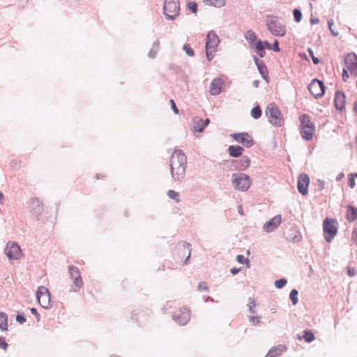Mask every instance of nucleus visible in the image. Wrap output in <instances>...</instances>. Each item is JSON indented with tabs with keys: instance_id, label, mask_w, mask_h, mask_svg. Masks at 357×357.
Here are the masks:
<instances>
[{
	"instance_id": "f257e3e1",
	"label": "nucleus",
	"mask_w": 357,
	"mask_h": 357,
	"mask_svg": "<svg viewBox=\"0 0 357 357\" xmlns=\"http://www.w3.org/2000/svg\"><path fill=\"white\" fill-rule=\"evenodd\" d=\"M169 167L172 178L174 181H181L185 178L187 157L182 150H174L170 158Z\"/></svg>"
},
{
	"instance_id": "f03ea898",
	"label": "nucleus",
	"mask_w": 357,
	"mask_h": 357,
	"mask_svg": "<svg viewBox=\"0 0 357 357\" xmlns=\"http://www.w3.org/2000/svg\"><path fill=\"white\" fill-rule=\"evenodd\" d=\"M266 26L269 32L275 36L282 37L286 34V26L279 20L278 17L268 16Z\"/></svg>"
},
{
	"instance_id": "7ed1b4c3",
	"label": "nucleus",
	"mask_w": 357,
	"mask_h": 357,
	"mask_svg": "<svg viewBox=\"0 0 357 357\" xmlns=\"http://www.w3.org/2000/svg\"><path fill=\"white\" fill-rule=\"evenodd\" d=\"M265 115L273 126L280 127L283 125L282 113L275 104L270 103L266 106Z\"/></svg>"
},
{
	"instance_id": "20e7f679",
	"label": "nucleus",
	"mask_w": 357,
	"mask_h": 357,
	"mask_svg": "<svg viewBox=\"0 0 357 357\" xmlns=\"http://www.w3.org/2000/svg\"><path fill=\"white\" fill-rule=\"evenodd\" d=\"M231 183L234 188L238 191H247L252 183L250 177L243 173H234L231 175Z\"/></svg>"
},
{
	"instance_id": "39448f33",
	"label": "nucleus",
	"mask_w": 357,
	"mask_h": 357,
	"mask_svg": "<svg viewBox=\"0 0 357 357\" xmlns=\"http://www.w3.org/2000/svg\"><path fill=\"white\" fill-rule=\"evenodd\" d=\"M337 221L334 219L326 218L323 222V229L325 240L330 243L337 232Z\"/></svg>"
},
{
	"instance_id": "423d86ee",
	"label": "nucleus",
	"mask_w": 357,
	"mask_h": 357,
	"mask_svg": "<svg viewBox=\"0 0 357 357\" xmlns=\"http://www.w3.org/2000/svg\"><path fill=\"white\" fill-rule=\"evenodd\" d=\"M163 10L167 20H174L179 14L178 0H165Z\"/></svg>"
},
{
	"instance_id": "0eeeda50",
	"label": "nucleus",
	"mask_w": 357,
	"mask_h": 357,
	"mask_svg": "<svg viewBox=\"0 0 357 357\" xmlns=\"http://www.w3.org/2000/svg\"><path fill=\"white\" fill-rule=\"evenodd\" d=\"M4 253L10 261L20 259L23 255L20 246L14 241H8L6 243Z\"/></svg>"
},
{
	"instance_id": "6e6552de",
	"label": "nucleus",
	"mask_w": 357,
	"mask_h": 357,
	"mask_svg": "<svg viewBox=\"0 0 357 357\" xmlns=\"http://www.w3.org/2000/svg\"><path fill=\"white\" fill-rule=\"evenodd\" d=\"M36 298L40 306L45 309H49L51 307V296L48 289L44 286H40L36 291Z\"/></svg>"
},
{
	"instance_id": "1a4fd4ad",
	"label": "nucleus",
	"mask_w": 357,
	"mask_h": 357,
	"mask_svg": "<svg viewBox=\"0 0 357 357\" xmlns=\"http://www.w3.org/2000/svg\"><path fill=\"white\" fill-rule=\"evenodd\" d=\"M307 89L315 98L322 97L326 91L324 82L318 79H314L309 84Z\"/></svg>"
},
{
	"instance_id": "9d476101",
	"label": "nucleus",
	"mask_w": 357,
	"mask_h": 357,
	"mask_svg": "<svg viewBox=\"0 0 357 357\" xmlns=\"http://www.w3.org/2000/svg\"><path fill=\"white\" fill-rule=\"evenodd\" d=\"M190 319V312L188 307L180 308L178 311L174 312L173 319L181 326H185L188 324Z\"/></svg>"
},
{
	"instance_id": "9b49d317",
	"label": "nucleus",
	"mask_w": 357,
	"mask_h": 357,
	"mask_svg": "<svg viewBox=\"0 0 357 357\" xmlns=\"http://www.w3.org/2000/svg\"><path fill=\"white\" fill-rule=\"evenodd\" d=\"M230 136L238 143L242 144L247 148L252 147L255 142L248 132H238L231 134Z\"/></svg>"
},
{
	"instance_id": "f8f14e48",
	"label": "nucleus",
	"mask_w": 357,
	"mask_h": 357,
	"mask_svg": "<svg viewBox=\"0 0 357 357\" xmlns=\"http://www.w3.org/2000/svg\"><path fill=\"white\" fill-rule=\"evenodd\" d=\"M30 213L39 220L43 211V202L38 197H34L31 200L29 205Z\"/></svg>"
},
{
	"instance_id": "ddd939ff",
	"label": "nucleus",
	"mask_w": 357,
	"mask_h": 357,
	"mask_svg": "<svg viewBox=\"0 0 357 357\" xmlns=\"http://www.w3.org/2000/svg\"><path fill=\"white\" fill-rule=\"evenodd\" d=\"M344 64L351 74H357V55L355 53H349L344 57Z\"/></svg>"
},
{
	"instance_id": "4468645a",
	"label": "nucleus",
	"mask_w": 357,
	"mask_h": 357,
	"mask_svg": "<svg viewBox=\"0 0 357 357\" xmlns=\"http://www.w3.org/2000/svg\"><path fill=\"white\" fill-rule=\"evenodd\" d=\"M68 274L70 278L73 280V284L78 289L81 288L83 285V282L78 268L73 265L69 266Z\"/></svg>"
},
{
	"instance_id": "2eb2a0df",
	"label": "nucleus",
	"mask_w": 357,
	"mask_h": 357,
	"mask_svg": "<svg viewBox=\"0 0 357 357\" xmlns=\"http://www.w3.org/2000/svg\"><path fill=\"white\" fill-rule=\"evenodd\" d=\"M310 178L307 174H302L298 178V190L303 196L308 193Z\"/></svg>"
},
{
	"instance_id": "dca6fc26",
	"label": "nucleus",
	"mask_w": 357,
	"mask_h": 357,
	"mask_svg": "<svg viewBox=\"0 0 357 357\" xmlns=\"http://www.w3.org/2000/svg\"><path fill=\"white\" fill-rule=\"evenodd\" d=\"M282 222V216L277 215L268 220L263 226V229L267 233H271L275 230Z\"/></svg>"
},
{
	"instance_id": "f3484780",
	"label": "nucleus",
	"mask_w": 357,
	"mask_h": 357,
	"mask_svg": "<svg viewBox=\"0 0 357 357\" xmlns=\"http://www.w3.org/2000/svg\"><path fill=\"white\" fill-rule=\"evenodd\" d=\"M220 39L214 31H210L206 35L205 49L216 50Z\"/></svg>"
},
{
	"instance_id": "a211bd4d",
	"label": "nucleus",
	"mask_w": 357,
	"mask_h": 357,
	"mask_svg": "<svg viewBox=\"0 0 357 357\" xmlns=\"http://www.w3.org/2000/svg\"><path fill=\"white\" fill-rule=\"evenodd\" d=\"M346 104V95L344 92L337 91L335 94L334 105L337 110L342 111Z\"/></svg>"
},
{
	"instance_id": "6ab92c4d",
	"label": "nucleus",
	"mask_w": 357,
	"mask_h": 357,
	"mask_svg": "<svg viewBox=\"0 0 357 357\" xmlns=\"http://www.w3.org/2000/svg\"><path fill=\"white\" fill-rule=\"evenodd\" d=\"M224 81L220 77H217L213 79L210 86V93L212 96H218L222 92Z\"/></svg>"
},
{
	"instance_id": "aec40b11",
	"label": "nucleus",
	"mask_w": 357,
	"mask_h": 357,
	"mask_svg": "<svg viewBox=\"0 0 357 357\" xmlns=\"http://www.w3.org/2000/svg\"><path fill=\"white\" fill-rule=\"evenodd\" d=\"M253 59L262 78L267 80L268 79V73L264 62L259 60L256 56H254Z\"/></svg>"
},
{
	"instance_id": "412c9836",
	"label": "nucleus",
	"mask_w": 357,
	"mask_h": 357,
	"mask_svg": "<svg viewBox=\"0 0 357 357\" xmlns=\"http://www.w3.org/2000/svg\"><path fill=\"white\" fill-rule=\"evenodd\" d=\"M301 121V129L315 128L314 123L311 121L310 117L307 114H302L299 116Z\"/></svg>"
},
{
	"instance_id": "4be33fe9",
	"label": "nucleus",
	"mask_w": 357,
	"mask_h": 357,
	"mask_svg": "<svg viewBox=\"0 0 357 357\" xmlns=\"http://www.w3.org/2000/svg\"><path fill=\"white\" fill-rule=\"evenodd\" d=\"M228 153L229 155L232 158H238L240 157L244 149L238 145H230L228 149Z\"/></svg>"
},
{
	"instance_id": "5701e85b",
	"label": "nucleus",
	"mask_w": 357,
	"mask_h": 357,
	"mask_svg": "<svg viewBox=\"0 0 357 357\" xmlns=\"http://www.w3.org/2000/svg\"><path fill=\"white\" fill-rule=\"evenodd\" d=\"M254 49L255 52L261 58H263L266 55V52L262 44V40H257L254 44V47H251Z\"/></svg>"
},
{
	"instance_id": "b1692460",
	"label": "nucleus",
	"mask_w": 357,
	"mask_h": 357,
	"mask_svg": "<svg viewBox=\"0 0 357 357\" xmlns=\"http://www.w3.org/2000/svg\"><path fill=\"white\" fill-rule=\"evenodd\" d=\"M286 350V347L283 345H279L277 347H272L266 354L265 357H276L280 355Z\"/></svg>"
},
{
	"instance_id": "393cba45",
	"label": "nucleus",
	"mask_w": 357,
	"mask_h": 357,
	"mask_svg": "<svg viewBox=\"0 0 357 357\" xmlns=\"http://www.w3.org/2000/svg\"><path fill=\"white\" fill-rule=\"evenodd\" d=\"M236 169L243 171L248 169L250 165V160L248 156H243L241 160L236 162Z\"/></svg>"
},
{
	"instance_id": "a878e982",
	"label": "nucleus",
	"mask_w": 357,
	"mask_h": 357,
	"mask_svg": "<svg viewBox=\"0 0 357 357\" xmlns=\"http://www.w3.org/2000/svg\"><path fill=\"white\" fill-rule=\"evenodd\" d=\"M357 218V208L349 205L347 206V219L349 222H353Z\"/></svg>"
},
{
	"instance_id": "bb28decb",
	"label": "nucleus",
	"mask_w": 357,
	"mask_h": 357,
	"mask_svg": "<svg viewBox=\"0 0 357 357\" xmlns=\"http://www.w3.org/2000/svg\"><path fill=\"white\" fill-rule=\"evenodd\" d=\"M245 38L249 43L250 47H254V44L257 40V35L252 30H248L246 31Z\"/></svg>"
},
{
	"instance_id": "cd10ccee",
	"label": "nucleus",
	"mask_w": 357,
	"mask_h": 357,
	"mask_svg": "<svg viewBox=\"0 0 357 357\" xmlns=\"http://www.w3.org/2000/svg\"><path fill=\"white\" fill-rule=\"evenodd\" d=\"M315 131V128H302L301 129V134L302 137L306 140L309 141L312 139Z\"/></svg>"
},
{
	"instance_id": "c85d7f7f",
	"label": "nucleus",
	"mask_w": 357,
	"mask_h": 357,
	"mask_svg": "<svg viewBox=\"0 0 357 357\" xmlns=\"http://www.w3.org/2000/svg\"><path fill=\"white\" fill-rule=\"evenodd\" d=\"M178 246L188 250V256L183 261V264H187L191 255V245L188 242L183 241L179 243Z\"/></svg>"
},
{
	"instance_id": "c756f323",
	"label": "nucleus",
	"mask_w": 357,
	"mask_h": 357,
	"mask_svg": "<svg viewBox=\"0 0 357 357\" xmlns=\"http://www.w3.org/2000/svg\"><path fill=\"white\" fill-rule=\"evenodd\" d=\"M0 329L3 331L8 330V317L4 312H0Z\"/></svg>"
},
{
	"instance_id": "7c9ffc66",
	"label": "nucleus",
	"mask_w": 357,
	"mask_h": 357,
	"mask_svg": "<svg viewBox=\"0 0 357 357\" xmlns=\"http://www.w3.org/2000/svg\"><path fill=\"white\" fill-rule=\"evenodd\" d=\"M204 2L208 6L221 8L225 6V0H204Z\"/></svg>"
},
{
	"instance_id": "2f4dec72",
	"label": "nucleus",
	"mask_w": 357,
	"mask_h": 357,
	"mask_svg": "<svg viewBox=\"0 0 357 357\" xmlns=\"http://www.w3.org/2000/svg\"><path fill=\"white\" fill-rule=\"evenodd\" d=\"M262 114L261 109L259 105H256L251 110L250 115L255 119H258Z\"/></svg>"
},
{
	"instance_id": "473e14b6",
	"label": "nucleus",
	"mask_w": 357,
	"mask_h": 357,
	"mask_svg": "<svg viewBox=\"0 0 357 357\" xmlns=\"http://www.w3.org/2000/svg\"><path fill=\"white\" fill-rule=\"evenodd\" d=\"M167 195L170 199L175 200L176 203H179L181 202L180 195L178 192L173 190H169L167 192Z\"/></svg>"
},
{
	"instance_id": "72a5a7b5",
	"label": "nucleus",
	"mask_w": 357,
	"mask_h": 357,
	"mask_svg": "<svg viewBox=\"0 0 357 357\" xmlns=\"http://www.w3.org/2000/svg\"><path fill=\"white\" fill-rule=\"evenodd\" d=\"M192 123H193L192 130L194 132H202L204 130L205 128L203 126L202 123L195 121V117L193 119Z\"/></svg>"
},
{
	"instance_id": "f704fd0d",
	"label": "nucleus",
	"mask_w": 357,
	"mask_h": 357,
	"mask_svg": "<svg viewBox=\"0 0 357 357\" xmlns=\"http://www.w3.org/2000/svg\"><path fill=\"white\" fill-rule=\"evenodd\" d=\"M303 338L308 343L312 342L315 337L313 333L310 331L306 330L304 331Z\"/></svg>"
},
{
	"instance_id": "c9c22d12",
	"label": "nucleus",
	"mask_w": 357,
	"mask_h": 357,
	"mask_svg": "<svg viewBox=\"0 0 357 357\" xmlns=\"http://www.w3.org/2000/svg\"><path fill=\"white\" fill-rule=\"evenodd\" d=\"M298 291L296 289H292L289 294V298L294 305H296L298 302Z\"/></svg>"
},
{
	"instance_id": "e433bc0d",
	"label": "nucleus",
	"mask_w": 357,
	"mask_h": 357,
	"mask_svg": "<svg viewBox=\"0 0 357 357\" xmlns=\"http://www.w3.org/2000/svg\"><path fill=\"white\" fill-rule=\"evenodd\" d=\"M294 20L296 22H300L302 20V13L298 8H295L293 10Z\"/></svg>"
},
{
	"instance_id": "4c0bfd02",
	"label": "nucleus",
	"mask_w": 357,
	"mask_h": 357,
	"mask_svg": "<svg viewBox=\"0 0 357 357\" xmlns=\"http://www.w3.org/2000/svg\"><path fill=\"white\" fill-rule=\"evenodd\" d=\"M287 284V280L285 278H280L275 281V287L278 289L283 288Z\"/></svg>"
},
{
	"instance_id": "58836bf2",
	"label": "nucleus",
	"mask_w": 357,
	"mask_h": 357,
	"mask_svg": "<svg viewBox=\"0 0 357 357\" xmlns=\"http://www.w3.org/2000/svg\"><path fill=\"white\" fill-rule=\"evenodd\" d=\"M183 50L189 56H193L195 55L194 50L190 47L189 44H184Z\"/></svg>"
},
{
	"instance_id": "ea45409f",
	"label": "nucleus",
	"mask_w": 357,
	"mask_h": 357,
	"mask_svg": "<svg viewBox=\"0 0 357 357\" xmlns=\"http://www.w3.org/2000/svg\"><path fill=\"white\" fill-rule=\"evenodd\" d=\"M236 259L239 264H249L248 258H246L243 255H237Z\"/></svg>"
},
{
	"instance_id": "a19ab883",
	"label": "nucleus",
	"mask_w": 357,
	"mask_h": 357,
	"mask_svg": "<svg viewBox=\"0 0 357 357\" xmlns=\"http://www.w3.org/2000/svg\"><path fill=\"white\" fill-rule=\"evenodd\" d=\"M256 306L255 301L253 298H250V303H249V312L250 313L255 314L256 313V310H255V307Z\"/></svg>"
},
{
	"instance_id": "79ce46f5",
	"label": "nucleus",
	"mask_w": 357,
	"mask_h": 357,
	"mask_svg": "<svg viewBox=\"0 0 357 357\" xmlns=\"http://www.w3.org/2000/svg\"><path fill=\"white\" fill-rule=\"evenodd\" d=\"M216 50L205 49L206 55L208 61H211L214 56V52Z\"/></svg>"
},
{
	"instance_id": "37998d69",
	"label": "nucleus",
	"mask_w": 357,
	"mask_h": 357,
	"mask_svg": "<svg viewBox=\"0 0 357 357\" xmlns=\"http://www.w3.org/2000/svg\"><path fill=\"white\" fill-rule=\"evenodd\" d=\"M307 52H308L310 56H311L313 63L314 64H318L320 61H319V58L314 56L313 50L311 48H308Z\"/></svg>"
},
{
	"instance_id": "c03bdc74",
	"label": "nucleus",
	"mask_w": 357,
	"mask_h": 357,
	"mask_svg": "<svg viewBox=\"0 0 357 357\" xmlns=\"http://www.w3.org/2000/svg\"><path fill=\"white\" fill-rule=\"evenodd\" d=\"M188 8L193 13H196L197 12V4L195 2H189L188 3Z\"/></svg>"
},
{
	"instance_id": "a18cd8bd",
	"label": "nucleus",
	"mask_w": 357,
	"mask_h": 357,
	"mask_svg": "<svg viewBox=\"0 0 357 357\" xmlns=\"http://www.w3.org/2000/svg\"><path fill=\"white\" fill-rule=\"evenodd\" d=\"M197 289L199 291H208V287L207 286L206 283L204 282H201L199 283Z\"/></svg>"
},
{
	"instance_id": "49530a36",
	"label": "nucleus",
	"mask_w": 357,
	"mask_h": 357,
	"mask_svg": "<svg viewBox=\"0 0 357 357\" xmlns=\"http://www.w3.org/2000/svg\"><path fill=\"white\" fill-rule=\"evenodd\" d=\"M26 317L22 313H18L16 316V321L19 322L21 324H23L26 322Z\"/></svg>"
},
{
	"instance_id": "de8ad7c7",
	"label": "nucleus",
	"mask_w": 357,
	"mask_h": 357,
	"mask_svg": "<svg viewBox=\"0 0 357 357\" xmlns=\"http://www.w3.org/2000/svg\"><path fill=\"white\" fill-rule=\"evenodd\" d=\"M249 321L253 325L256 326L260 322V317L258 316H250Z\"/></svg>"
},
{
	"instance_id": "09e8293b",
	"label": "nucleus",
	"mask_w": 357,
	"mask_h": 357,
	"mask_svg": "<svg viewBox=\"0 0 357 357\" xmlns=\"http://www.w3.org/2000/svg\"><path fill=\"white\" fill-rule=\"evenodd\" d=\"M8 344L5 341V338L3 337H0V348L3 349L4 351H6L8 349Z\"/></svg>"
},
{
	"instance_id": "8fccbe9b",
	"label": "nucleus",
	"mask_w": 357,
	"mask_h": 357,
	"mask_svg": "<svg viewBox=\"0 0 357 357\" xmlns=\"http://www.w3.org/2000/svg\"><path fill=\"white\" fill-rule=\"evenodd\" d=\"M158 50H157V49H155V48L152 47V48L149 50V53H148V56H149V58H151V59H154V58H155V56H156V55H157V53H158Z\"/></svg>"
},
{
	"instance_id": "3c124183",
	"label": "nucleus",
	"mask_w": 357,
	"mask_h": 357,
	"mask_svg": "<svg viewBox=\"0 0 357 357\" xmlns=\"http://www.w3.org/2000/svg\"><path fill=\"white\" fill-rule=\"evenodd\" d=\"M195 121L202 123V125L204 127V128L210 123V119H206L205 120H202V119H199V117H195Z\"/></svg>"
},
{
	"instance_id": "603ef678",
	"label": "nucleus",
	"mask_w": 357,
	"mask_h": 357,
	"mask_svg": "<svg viewBox=\"0 0 357 357\" xmlns=\"http://www.w3.org/2000/svg\"><path fill=\"white\" fill-rule=\"evenodd\" d=\"M348 185L351 188H354L355 187L356 183H355V178H354V176H353V174H350L349 176Z\"/></svg>"
},
{
	"instance_id": "864d4df0",
	"label": "nucleus",
	"mask_w": 357,
	"mask_h": 357,
	"mask_svg": "<svg viewBox=\"0 0 357 357\" xmlns=\"http://www.w3.org/2000/svg\"><path fill=\"white\" fill-rule=\"evenodd\" d=\"M271 50L275 52H278L280 51V49L279 47V43H278V40H275L273 45H271Z\"/></svg>"
},
{
	"instance_id": "5fc2aeb1",
	"label": "nucleus",
	"mask_w": 357,
	"mask_h": 357,
	"mask_svg": "<svg viewBox=\"0 0 357 357\" xmlns=\"http://www.w3.org/2000/svg\"><path fill=\"white\" fill-rule=\"evenodd\" d=\"M30 311L32 314H33L36 317L37 322L40 321V314L38 312L37 310L35 307L30 308Z\"/></svg>"
},
{
	"instance_id": "6e6d98bb",
	"label": "nucleus",
	"mask_w": 357,
	"mask_h": 357,
	"mask_svg": "<svg viewBox=\"0 0 357 357\" xmlns=\"http://www.w3.org/2000/svg\"><path fill=\"white\" fill-rule=\"evenodd\" d=\"M171 107L175 114H178V109L174 100H170Z\"/></svg>"
},
{
	"instance_id": "4d7b16f0",
	"label": "nucleus",
	"mask_w": 357,
	"mask_h": 357,
	"mask_svg": "<svg viewBox=\"0 0 357 357\" xmlns=\"http://www.w3.org/2000/svg\"><path fill=\"white\" fill-rule=\"evenodd\" d=\"M347 273H348V275L350 276V277L354 276L355 274H356L355 268H353V267H348V268H347Z\"/></svg>"
},
{
	"instance_id": "13d9d810",
	"label": "nucleus",
	"mask_w": 357,
	"mask_h": 357,
	"mask_svg": "<svg viewBox=\"0 0 357 357\" xmlns=\"http://www.w3.org/2000/svg\"><path fill=\"white\" fill-rule=\"evenodd\" d=\"M262 44H263L264 50L266 49L271 50V44L268 41H267V40H262Z\"/></svg>"
},
{
	"instance_id": "bf43d9fd",
	"label": "nucleus",
	"mask_w": 357,
	"mask_h": 357,
	"mask_svg": "<svg viewBox=\"0 0 357 357\" xmlns=\"http://www.w3.org/2000/svg\"><path fill=\"white\" fill-rule=\"evenodd\" d=\"M342 76V79L344 82L347 81V79L349 78V74L346 69H343Z\"/></svg>"
},
{
	"instance_id": "052dcab7",
	"label": "nucleus",
	"mask_w": 357,
	"mask_h": 357,
	"mask_svg": "<svg viewBox=\"0 0 357 357\" xmlns=\"http://www.w3.org/2000/svg\"><path fill=\"white\" fill-rule=\"evenodd\" d=\"M240 270H241L240 268L234 267V268H231L230 272L232 275H236L238 273H239Z\"/></svg>"
},
{
	"instance_id": "680f3d73",
	"label": "nucleus",
	"mask_w": 357,
	"mask_h": 357,
	"mask_svg": "<svg viewBox=\"0 0 357 357\" xmlns=\"http://www.w3.org/2000/svg\"><path fill=\"white\" fill-rule=\"evenodd\" d=\"M159 46H160V41H159V40L157 39L153 42L152 47L158 50Z\"/></svg>"
},
{
	"instance_id": "e2e57ef3",
	"label": "nucleus",
	"mask_w": 357,
	"mask_h": 357,
	"mask_svg": "<svg viewBox=\"0 0 357 357\" xmlns=\"http://www.w3.org/2000/svg\"><path fill=\"white\" fill-rule=\"evenodd\" d=\"M352 237L355 241H357V227L355 229H354Z\"/></svg>"
},
{
	"instance_id": "0e129e2a",
	"label": "nucleus",
	"mask_w": 357,
	"mask_h": 357,
	"mask_svg": "<svg viewBox=\"0 0 357 357\" xmlns=\"http://www.w3.org/2000/svg\"><path fill=\"white\" fill-rule=\"evenodd\" d=\"M319 22L318 18H311L310 19V23L311 24H317Z\"/></svg>"
},
{
	"instance_id": "69168bd1",
	"label": "nucleus",
	"mask_w": 357,
	"mask_h": 357,
	"mask_svg": "<svg viewBox=\"0 0 357 357\" xmlns=\"http://www.w3.org/2000/svg\"><path fill=\"white\" fill-rule=\"evenodd\" d=\"M329 30H330V31H331V33L333 36H338V34H339L338 31H335L333 29V27H332V28H331V29H329Z\"/></svg>"
},
{
	"instance_id": "338daca9",
	"label": "nucleus",
	"mask_w": 357,
	"mask_h": 357,
	"mask_svg": "<svg viewBox=\"0 0 357 357\" xmlns=\"http://www.w3.org/2000/svg\"><path fill=\"white\" fill-rule=\"evenodd\" d=\"M238 212L239 214L241 215H243L244 213H243V206L241 205L238 206Z\"/></svg>"
},
{
	"instance_id": "774afa93",
	"label": "nucleus",
	"mask_w": 357,
	"mask_h": 357,
	"mask_svg": "<svg viewBox=\"0 0 357 357\" xmlns=\"http://www.w3.org/2000/svg\"><path fill=\"white\" fill-rule=\"evenodd\" d=\"M333 20L332 19L329 20L328 21V29H331L333 27Z\"/></svg>"
}]
</instances>
